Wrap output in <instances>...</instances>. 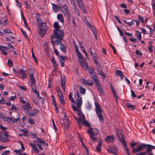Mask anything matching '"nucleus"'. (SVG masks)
<instances>
[{"label": "nucleus", "instance_id": "58", "mask_svg": "<svg viewBox=\"0 0 155 155\" xmlns=\"http://www.w3.org/2000/svg\"><path fill=\"white\" fill-rule=\"evenodd\" d=\"M93 80L96 86L100 84L99 82V81L97 78Z\"/></svg>", "mask_w": 155, "mask_h": 155}, {"label": "nucleus", "instance_id": "28", "mask_svg": "<svg viewBox=\"0 0 155 155\" xmlns=\"http://www.w3.org/2000/svg\"><path fill=\"white\" fill-rule=\"evenodd\" d=\"M57 18L58 20L60 22L63 23L64 22V18L63 15L62 14H58L57 16Z\"/></svg>", "mask_w": 155, "mask_h": 155}, {"label": "nucleus", "instance_id": "31", "mask_svg": "<svg viewBox=\"0 0 155 155\" xmlns=\"http://www.w3.org/2000/svg\"><path fill=\"white\" fill-rule=\"evenodd\" d=\"M36 138L37 140L34 141V142L35 143H37L39 142L43 144V143H44L45 142V141L42 139H40L38 137H36Z\"/></svg>", "mask_w": 155, "mask_h": 155}, {"label": "nucleus", "instance_id": "41", "mask_svg": "<svg viewBox=\"0 0 155 155\" xmlns=\"http://www.w3.org/2000/svg\"><path fill=\"white\" fill-rule=\"evenodd\" d=\"M14 151L15 152L17 155H22V151L21 150H14Z\"/></svg>", "mask_w": 155, "mask_h": 155}, {"label": "nucleus", "instance_id": "17", "mask_svg": "<svg viewBox=\"0 0 155 155\" xmlns=\"http://www.w3.org/2000/svg\"><path fill=\"white\" fill-rule=\"evenodd\" d=\"M103 141L101 139H99L98 143L96 147V149L97 151L98 152H100L101 150V148L102 147Z\"/></svg>", "mask_w": 155, "mask_h": 155}, {"label": "nucleus", "instance_id": "7", "mask_svg": "<svg viewBox=\"0 0 155 155\" xmlns=\"http://www.w3.org/2000/svg\"><path fill=\"white\" fill-rule=\"evenodd\" d=\"M76 96L77 97L76 100L77 105L78 107L80 108L82 105V100L78 91L77 92Z\"/></svg>", "mask_w": 155, "mask_h": 155}, {"label": "nucleus", "instance_id": "56", "mask_svg": "<svg viewBox=\"0 0 155 155\" xmlns=\"http://www.w3.org/2000/svg\"><path fill=\"white\" fill-rule=\"evenodd\" d=\"M0 129L2 130H5L7 129V128L0 124Z\"/></svg>", "mask_w": 155, "mask_h": 155}, {"label": "nucleus", "instance_id": "26", "mask_svg": "<svg viewBox=\"0 0 155 155\" xmlns=\"http://www.w3.org/2000/svg\"><path fill=\"white\" fill-rule=\"evenodd\" d=\"M116 73L117 75L120 76L121 79H122L124 78V74L121 71L117 70L116 71Z\"/></svg>", "mask_w": 155, "mask_h": 155}, {"label": "nucleus", "instance_id": "9", "mask_svg": "<svg viewBox=\"0 0 155 155\" xmlns=\"http://www.w3.org/2000/svg\"><path fill=\"white\" fill-rule=\"evenodd\" d=\"M87 132L89 133L90 135H96L99 133V131L96 128H90Z\"/></svg>", "mask_w": 155, "mask_h": 155}, {"label": "nucleus", "instance_id": "47", "mask_svg": "<svg viewBox=\"0 0 155 155\" xmlns=\"http://www.w3.org/2000/svg\"><path fill=\"white\" fill-rule=\"evenodd\" d=\"M59 101L60 103L62 104L63 105H64L65 104V101L64 100L63 97L59 98Z\"/></svg>", "mask_w": 155, "mask_h": 155}, {"label": "nucleus", "instance_id": "34", "mask_svg": "<svg viewBox=\"0 0 155 155\" xmlns=\"http://www.w3.org/2000/svg\"><path fill=\"white\" fill-rule=\"evenodd\" d=\"M79 140L81 142L82 145L83 146V147L86 150V151L87 152L88 151V150L87 148V147L85 145L84 143L82 140V137H80V136H79Z\"/></svg>", "mask_w": 155, "mask_h": 155}, {"label": "nucleus", "instance_id": "13", "mask_svg": "<svg viewBox=\"0 0 155 155\" xmlns=\"http://www.w3.org/2000/svg\"><path fill=\"white\" fill-rule=\"evenodd\" d=\"M117 135L118 136L119 140L121 143L122 144L124 145V146H126L127 145L124 140L123 135L122 134H120L119 135L117 134Z\"/></svg>", "mask_w": 155, "mask_h": 155}, {"label": "nucleus", "instance_id": "29", "mask_svg": "<svg viewBox=\"0 0 155 155\" xmlns=\"http://www.w3.org/2000/svg\"><path fill=\"white\" fill-rule=\"evenodd\" d=\"M51 62L53 65V66L54 67V70H55L56 69L57 67V64L55 61L54 58V57H53L51 59Z\"/></svg>", "mask_w": 155, "mask_h": 155}, {"label": "nucleus", "instance_id": "36", "mask_svg": "<svg viewBox=\"0 0 155 155\" xmlns=\"http://www.w3.org/2000/svg\"><path fill=\"white\" fill-rule=\"evenodd\" d=\"M54 25L55 29V30H59V29L61 28V27L59 26L58 23L57 22L54 23Z\"/></svg>", "mask_w": 155, "mask_h": 155}, {"label": "nucleus", "instance_id": "43", "mask_svg": "<svg viewBox=\"0 0 155 155\" xmlns=\"http://www.w3.org/2000/svg\"><path fill=\"white\" fill-rule=\"evenodd\" d=\"M126 104L128 107L130 108L131 109H134L135 108L134 106L132 105L130 103H127Z\"/></svg>", "mask_w": 155, "mask_h": 155}, {"label": "nucleus", "instance_id": "64", "mask_svg": "<svg viewBox=\"0 0 155 155\" xmlns=\"http://www.w3.org/2000/svg\"><path fill=\"white\" fill-rule=\"evenodd\" d=\"M16 98V97L15 96H12L9 99V100L11 101H13Z\"/></svg>", "mask_w": 155, "mask_h": 155}, {"label": "nucleus", "instance_id": "38", "mask_svg": "<svg viewBox=\"0 0 155 155\" xmlns=\"http://www.w3.org/2000/svg\"><path fill=\"white\" fill-rule=\"evenodd\" d=\"M28 73L30 76H33L35 73V71L33 69H30L28 70Z\"/></svg>", "mask_w": 155, "mask_h": 155}, {"label": "nucleus", "instance_id": "14", "mask_svg": "<svg viewBox=\"0 0 155 155\" xmlns=\"http://www.w3.org/2000/svg\"><path fill=\"white\" fill-rule=\"evenodd\" d=\"M22 107V109L25 110H28L32 108L30 103L28 102H26L23 104Z\"/></svg>", "mask_w": 155, "mask_h": 155}, {"label": "nucleus", "instance_id": "11", "mask_svg": "<svg viewBox=\"0 0 155 155\" xmlns=\"http://www.w3.org/2000/svg\"><path fill=\"white\" fill-rule=\"evenodd\" d=\"M146 148V145L144 144H142L138 146L137 148L133 149L134 153H136L141 150L143 148Z\"/></svg>", "mask_w": 155, "mask_h": 155}, {"label": "nucleus", "instance_id": "21", "mask_svg": "<svg viewBox=\"0 0 155 155\" xmlns=\"http://www.w3.org/2000/svg\"><path fill=\"white\" fill-rule=\"evenodd\" d=\"M0 140L3 143H5L8 141L7 137L5 135H2L0 136Z\"/></svg>", "mask_w": 155, "mask_h": 155}, {"label": "nucleus", "instance_id": "57", "mask_svg": "<svg viewBox=\"0 0 155 155\" xmlns=\"http://www.w3.org/2000/svg\"><path fill=\"white\" fill-rule=\"evenodd\" d=\"M131 95L133 97H137L136 95L135 94L134 92L132 90H131Z\"/></svg>", "mask_w": 155, "mask_h": 155}, {"label": "nucleus", "instance_id": "24", "mask_svg": "<svg viewBox=\"0 0 155 155\" xmlns=\"http://www.w3.org/2000/svg\"><path fill=\"white\" fill-rule=\"evenodd\" d=\"M66 80L65 78L62 77L61 79V86L63 90L65 91Z\"/></svg>", "mask_w": 155, "mask_h": 155}, {"label": "nucleus", "instance_id": "2", "mask_svg": "<svg viewBox=\"0 0 155 155\" xmlns=\"http://www.w3.org/2000/svg\"><path fill=\"white\" fill-rule=\"evenodd\" d=\"M95 110L97 115L101 123H102L104 121V119L102 113L103 112V110L99 104L97 102L95 103Z\"/></svg>", "mask_w": 155, "mask_h": 155}, {"label": "nucleus", "instance_id": "48", "mask_svg": "<svg viewBox=\"0 0 155 155\" xmlns=\"http://www.w3.org/2000/svg\"><path fill=\"white\" fill-rule=\"evenodd\" d=\"M9 153V150H6L3 152L1 154L2 155H7Z\"/></svg>", "mask_w": 155, "mask_h": 155}, {"label": "nucleus", "instance_id": "32", "mask_svg": "<svg viewBox=\"0 0 155 155\" xmlns=\"http://www.w3.org/2000/svg\"><path fill=\"white\" fill-rule=\"evenodd\" d=\"M57 91L58 95L59 98L63 97V94L59 88H57Z\"/></svg>", "mask_w": 155, "mask_h": 155}, {"label": "nucleus", "instance_id": "52", "mask_svg": "<svg viewBox=\"0 0 155 155\" xmlns=\"http://www.w3.org/2000/svg\"><path fill=\"white\" fill-rule=\"evenodd\" d=\"M94 135H90V136L92 140L94 141H96L97 140V138L94 136Z\"/></svg>", "mask_w": 155, "mask_h": 155}, {"label": "nucleus", "instance_id": "59", "mask_svg": "<svg viewBox=\"0 0 155 155\" xmlns=\"http://www.w3.org/2000/svg\"><path fill=\"white\" fill-rule=\"evenodd\" d=\"M138 19L141 22H142V23H143L144 22V19L142 17H141L140 16H138Z\"/></svg>", "mask_w": 155, "mask_h": 155}, {"label": "nucleus", "instance_id": "1", "mask_svg": "<svg viewBox=\"0 0 155 155\" xmlns=\"http://www.w3.org/2000/svg\"><path fill=\"white\" fill-rule=\"evenodd\" d=\"M64 36V33L62 31L60 30H54V33L51 36V43H54L56 44L60 43V41L62 40Z\"/></svg>", "mask_w": 155, "mask_h": 155}, {"label": "nucleus", "instance_id": "45", "mask_svg": "<svg viewBox=\"0 0 155 155\" xmlns=\"http://www.w3.org/2000/svg\"><path fill=\"white\" fill-rule=\"evenodd\" d=\"M62 8L64 9V11L67 12L69 11L68 7L67 5L65 4H64L62 6Z\"/></svg>", "mask_w": 155, "mask_h": 155}, {"label": "nucleus", "instance_id": "53", "mask_svg": "<svg viewBox=\"0 0 155 155\" xmlns=\"http://www.w3.org/2000/svg\"><path fill=\"white\" fill-rule=\"evenodd\" d=\"M146 147H149L151 149H155V146L149 144H146Z\"/></svg>", "mask_w": 155, "mask_h": 155}, {"label": "nucleus", "instance_id": "19", "mask_svg": "<svg viewBox=\"0 0 155 155\" xmlns=\"http://www.w3.org/2000/svg\"><path fill=\"white\" fill-rule=\"evenodd\" d=\"M30 78L31 81V88H32L33 87H36L35 85L36 80L34 76V75L30 76Z\"/></svg>", "mask_w": 155, "mask_h": 155}, {"label": "nucleus", "instance_id": "4", "mask_svg": "<svg viewBox=\"0 0 155 155\" xmlns=\"http://www.w3.org/2000/svg\"><path fill=\"white\" fill-rule=\"evenodd\" d=\"M77 120L79 124H82L86 126L89 125V123L85 120V117L83 114H81V117H79L78 119H77Z\"/></svg>", "mask_w": 155, "mask_h": 155}, {"label": "nucleus", "instance_id": "50", "mask_svg": "<svg viewBox=\"0 0 155 155\" xmlns=\"http://www.w3.org/2000/svg\"><path fill=\"white\" fill-rule=\"evenodd\" d=\"M28 122L31 124H35L34 120L31 118L29 119L28 120Z\"/></svg>", "mask_w": 155, "mask_h": 155}, {"label": "nucleus", "instance_id": "18", "mask_svg": "<svg viewBox=\"0 0 155 155\" xmlns=\"http://www.w3.org/2000/svg\"><path fill=\"white\" fill-rule=\"evenodd\" d=\"M36 18L37 22L39 24H41L43 22V20L41 18V16L39 14L37 13L36 14Z\"/></svg>", "mask_w": 155, "mask_h": 155}, {"label": "nucleus", "instance_id": "8", "mask_svg": "<svg viewBox=\"0 0 155 155\" xmlns=\"http://www.w3.org/2000/svg\"><path fill=\"white\" fill-rule=\"evenodd\" d=\"M97 70L98 74L101 76L102 78L104 79L106 77V74L102 71L100 65H97Z\"/></svg>", "mask_w": 155, "mask_h": 155}, {"label": "nucleus", "instance_id": "37", "mask_svg": "<svg viewBox=\"0 0 155 155\" xmlns=\"http://www.w3.org/2000/svg\"><path fill=\"white\" fill-rule=\"evenodd\" d=\"M136 37L138 40L140 41L141 39V34L140 32L138 31H136Z\"/></svg>", "mask_w": 155, "mask_h": 155}, {"label": "nucleus", "instance_id": "39", "mask_svg": "<svg viewBox=\"0 0 155 155\" xmlns=\"http://www.w3.org/2000/svg\"><path fill=\"white\" fill-rule=\"evenodd\" d=\"M32 89L33 90V92L36 94H37L38 97L39 96V95L38 91L37 90L36 87H33Z\"/></svg>", "mask_w": 155, "mask_h": 155}, {"label": "nucleus", "instance_id": "35", "mask_svg": "<svg viewBox=\"0 0 155 155\" xmlns=\"http://www.w3.org/2000/svg\"><path fill=\"white\" fill-rule=\"evenodd\" d=\"M76 54L79 58V61L80 60V59L81 60L83 59V58L82 54L78 51L76 52Z\"/></svg>", "mask_w": 155, "mask_h": 155}, {"label": "nucleus", "instance_id": "60", "mask_svg": "<svg viewBox=\"0 0 155 155\" xmlns=\"http://www.w3.org/2000/svg\"><path fill=\"white\" fill-rule=\"evenodd\" d=\"M20 101L22 103H25L26 102V101H25L23 97H21L19 98Z\"/></svg>", "mask_w": 155, "mask_h": 155}, {"label": "nucleus", "instance_id": "20", "mask_svg": "<svg viewBox=\"0 0 155 155\" xmlns=\"http://www.w3.org/2000/svg\"><path fill=\"white\" fill-rule=\"evenodd\" d=\"M114 138L113 136H108L105 139V141L107 142H112L114 141Z\"/></svg>", "mask_w": 155, "mask_h": 155}, {"label": "nucleus", "instance_id": "3", "mask_svg": "<svg viewBox=\"0 0 155 155\" xmlns=\"http://www.w3.org/2000/svg\"><path fill=\"white\" fill-rule=\"evenodd\" d=\"M47 29L48 27L46 23H44L41 24L40 26L39 31V33L41 37L44 36L46 34Z\"/></svg>", "mask_w": 155, "mask_h": 155}, {"label": "nucleus", "instance_id": "6", "mask_svg": "<svg viewBox=\"0 0 155 155\" xmlns=\"http://www.w3.org/2000/svg\"><path fill=\"white\" fill-rule=\"evenodd\" d=\"M17 77L22 79L26 78L27 77V75L26 71L23 69L19 70L18 72Z\"/></svg>", "mask_w": 155, "mask_h": 155}, {"label": "nucleus", "instance_id": "62", "mask_svg": "<svg viewBox=\"0 0 155 155\" xmlns=\"http://www.w3.org/2000/svg\"><path fill=\"white\" fill-rule=\"evenodd\" d=\"M24 23L25 26L29 30H30V29L29 26L28 25L27 22L26 21H24Z\"/></svg>", "mask_w": 155, "mask_h": 155}, {"label": "nucleus", "instance_id": "54", "mask_svg": "<svg viewBox=\"0 0 155 155\" xmlns=\"http://www.w3.org/2000/svg\"><path fill=\"white\" fill-rule=\"evenodd\" d=\"M8 47H3L0 45V49L1 50H8Z\"/></svg>", "mask_w": 155, "mask_h": 155}, {"label": "nucleus", "instance_id": "5", "mask_svg": "<svg viewBox=\"0 0 155 155\" xmlns=\"http://www.w3.org/2000/svg\"><path fill=\"white\" fill-rule=\"evenodd\" d=\"M79 61L81 66L84 70H89V67L87 65V62L85 59L83 58L81 60L80 59Z\"/></svg>", "mask_w": 155, "mask_h": 155}, {"label": "nucleus", "instance_id": "44", "mask_svg": "<svg viewBox=\"0 0 155 155\" xmlns=\"http://www.w3.org/2000/svg\"><path fill=\"white\" fill-rule=\"evenodd\" d=\"M51 99L52 101V102L53 104L56 107V103L55 101V97L54 96L52 95L51 96Z\"/></svg>", "mask_w": 155, "mask_h": 155}, {"label": "nucleus", "instance_id": "42", "mask_svg": "<svg viewBox=\"0 0 155 155\" xmlns=\"http://www.w3.org/2000/svg\"><path fill=\"white\" fill-rule=\"evenodd\" d=\"M21 130L23 133V134L25 136H28V130H25L24 129Z\"/></svg>", "mask_w": 155, "mask_h": 155}, {"label": "nucleus", "instance_id": "55", "mask_svg": "<svg viewBox=\"0 0 155 155\" xmlns=\"http://www.w3.org/2000/svg\"><path fill=\"white\" fill-rule=\"evenodd\" d=\"M20 118L19 117H18L16 119H12V122H13L14 123H16L17 122L18 120H19Z\"/></svg>", "mask_w": 155, "mask_h": 155}, {"label": "nucleus", "instance_id": "10", "mask_svg": "<svg viewBox=\"0 0 155 155\" xmlns=\"http://www.w3.org/2000/svg\"><path fill=\"white\" fill-rule=\"evenodd\" d=\"M61 12L63 13L64 17L66 18L68 21L70 22L71 17V13L69 11L65 12L63 10H61Z\"/></svg>", "mask_w": 155, "mask_h": 155}, {"label": "nucleus", "instance_id": "63", "mask_svg": "<svg viewBox=\"0 0 155 155\" xmlns=\"http://www.w3.org/2000/svg\"><path fill=\"white\" fill-rule=\"evenodd\" d=\"M91 75L92 78L93 79V80L97 78V76L94 73L92 74H91Z\"/></svg>", "mask_w": 155, "mask_h": 155}, {"label": "nucleus", "instance_id": "61", "mask_svg": "<svg viewBox=\"0 0 155 155\" xmlns=\"http://www.w3.org/2000/svg\"><path fill=\"white\" fill-rule=\"evenodd\" d=\"M11 109L12 110H17V108L13 104L12 105V107L11 108Z\"/></svg>", "mask_w": 155, "mask_h": 155}, {"label": "nucleus", "instance_id": "33", "mask_svg": "<svg viewBox=\"0 0 155 155\" xmlns=\"http://www.w3.org/2000/svg\"><path fill=\"white\" fill-rule=\"evenodd\" d=\"M152 41L150 42L149 43V45L148 47V49H149V52L151 53L153 51V50H152V47L153 46L152 45Z\"/></svg>", "mask_w": 155, "mask_h": 155}, {"label": "nucleus", "instance_id": "15", "mask_svg": "<svg viewBox=\"0 0 155 155\" xmlns=\"http://www.w3.org/2000/svg\"><path fill=\"white\" fill-rule=\"evenodd\" d=\"M52 44L53 45V48H54V46H55H55H56V45L58 46V45H60V50L61 51H62L64 53H65L66 51V50L65 49V47L61 43V41H60V43H59V44L58 43V45L56 44L55 43H52Z\"/></svg>", "mask_w": 155, "mask_h": 155}, {"label": "nucleus", "instance_id": "27", "mask_svg": "<svg viewBox=\"0 0 155 155\" xmlns=\"http://www.w3.org/2000/svg\"><path fill=\"white\" fill-rule=\"evenodd\" d=\"M81 82L84 85H88L89 86H92V83H88L87 80H86L84 79L81 78L80 80Z\"/></svg>", "mask_w": 155, "mask_h": 155}, {"label": "nucleus", "instance_id": "23", "mask_svg": "<svg viewBox=\"0 0 155 155\" xmlns=\"http://www.w3.org/2000/svg\"><path fill=\"white\" fill-rule=\"evenodd\" d=\"M30 146L31 147L32 149L36 153H38L39 151L36 147V144H34L32 143L30 144Z\"/></svg>", "mask_w": 155, "mask_h": 155}, {"label": "nucleus", "instance_id": "40", "mask_svg": "<svg viewBox=\"0 0 155 155\" xmlns=\"http://www.w3.org/2000/svg\"><path fill=\"white\" fill-rule=\"evenodd\" d=\"M80 93L83 94H84L85 93L86 90L83 87H80L79 88Z\"/></svg>", "mask_w": 155, "mask_h": 155}, {"label": "nucleus", "instance_id": "22", "mask_svg": "<svg viewBox=\"0 0 155 155\" xmlns=\"http://www.w3.org/2000/svg\"><path fill=\"white\" fill-rule=\"evenodd\" d=\"M53 11L54 12H57L58 10H60L61 11L62 9H60V7L57 5H55L52 3Z\"/></svg>", "mask_w": 155, "mask_h": 155}, {"label": "nucleus", "instance_id": "12", "mask_svg": "<svg viewBox=\"0 0 155 155\" xmlns=\"http://www.w3.org/2000/svg\"><path fill=\"white\" fill-rule=\"evenodd\" d=\"M87 25L88 26L89 28L91 29L94 35L95 38L97 39V34L95 28L94 27L91 26V24L88 22H87Z\"/></svg>", "mask_w": 155, "mask_h": 155}, {"label": "nucleus", "instance_id": "46", "mask_svg": "<svg viewBox=\"0 0 155 155\" xmlns=\"http://www.w3.org/2000/svg\"><path fill=\"white\" fill-rule=\"evenodd\" d=\"M68 126L69 122L68 121L64 122L63 124L64 127L65 128H68Z\"/></svg>", "mask_w": 155, "mask_h": 155}, {"label": "nucleus", "instance_id": "30", "mask_svg": "<svg viewBox=\"0 0 155 155\" xmlns=\"http://www.w3.org/2000/svg\"><path fill=\"white\" fill-rule=\"evenodd\" d=\"M123 21L124 23H126L128 26L130 27L134 25L135 22L134 20H132L130 22H127L126 20H124Z\"/></svg>", "mask_w": 155, "mask_h": 155}, {"label": "nucleus", "instance_id": "49", "mask_svg": "<svg viewBox=\"0 0 155 155\" xmlns=\"http://www.w3.org/2000/svg\"><path fill=\"white\" fill-rule=\"evenodd\" d=\"M12 62L10 60H8V65L9 67L10 68L12 66Z\"/></svg>", "mask_w": 155, "mask_h": 155}, {"label": "nucleus", "instance_id": "25", "mask_svg": "<svg viewBox=\"0 0 155 155\" xmlns=\"http://www.w3.org/2000/svg\"><path fill=\"white\" fill-rule=\"evenodd\" d=\"M78 6L84 12H85L84 6L82 1L77 2Z\"/></svg>", "mask_w": 155, "mask_h": 155}, {"label": "nucleus", "instance_id": "16", "mask_svg": "<svg viewBox=\"0 0 155 155\" xmlns=\"http://www.w3.org/2000/svg\"><path fill=\"white\" fill-rule=\"evenodd\" d=\"M107 151L109 153H112L115 155H117V149L115 147H110L107 149Z\"/></svg>", "mask_w": 155, "mask_h": 155}, {"label": "nucleus", "instance_id": "51", "mask_svg": "<svg viewBox=\"0 0 155 155\" xmlns=\"http://www.w3.org/2000/svg\"><path fill=\"white\" fill-rule=\"evenodd\" d=\"M3 31L6 33H11L12 32L9 29H5Z\"/></svg>", "mask_w": 155, "mask_h": 155}]
</instances>
